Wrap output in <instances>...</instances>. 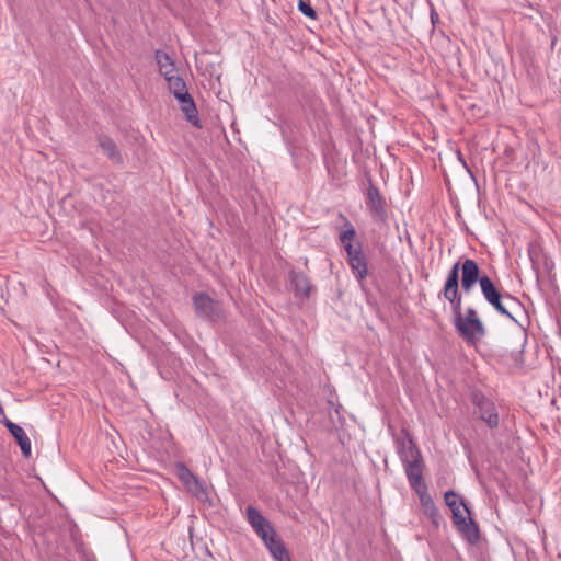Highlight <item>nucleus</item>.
Here are the masks:
<instances>
[{
	"label": "nucleus",
	"mask_w": 561,
	"mask_h": 561,
	"mask_svg": "<svg viewBox=\"0 0 561 561\" xmlns=\"http://www.w3.org/2000/svg\"><path fill=\"white\" fill-rule=\"evenodd\" d=\"M460 262H456L447 274L442 295L451 305L453 323L458 335L469 345L485 335V328L482 321H468L462 319V298L459 293Z\"/></svg>",
	"instance_id": "obj_1"
},
{
	"label": "nucleus",
	"mask_w": 561,
	"mask_h": 561,
	"mask_svg": "<svg viewBox=\"0 0 561 561\" xmlns=\"http://www.w3.org/2000/svg\"><path fill=\"white\" fill-rule=\"evenodd\" d=\"M461 271V289L465 294H470L477 283H479L481 293L485 300L502 316L510 318L517 322L512 316L506 306L503 304V299L513 304L517 300L511 295H503L501 290L495 286L494 282L486 275H481L478 263L472 259H466L462 263L460 262Z\"/></svg>",
	"instance_id": "obj_2"
},
{
	"label": "nucleus",
	"mask_w": 561,
	"mask_h": 561,
	"mask_svg": "<svg viewBox=\"0 0 561 561\" xmlns=\"http://www.w3.org/2000/svg\"><path fill=\"white\" fill-rule=\"evenodd\" d=\"M402 433L409 437L411 459L408 458V454L404 448L399 449L400 459L404 466L405 474L410 486L413 491L416 489H425L426 483L423 478L424 461L419 447L413 442L411 435L407 430H402Z\"/></svg>",
	"instance_id": "obj_3"
},
{
	"label": "nucleus",
	"mask_w": 561,
	"mask_h": 561,
	"mask_svg": "<svg viewBox=\"0 0 561 561\" xmlns=\"http://www.w3.org/2000/svg\"><path fill=\"white\" fill-rule=\"evenodd\" d=\"M175 472L179 480L193 496H195L199 502L211 505L205 483L195 476L184 462L175 463Z\"/></svg>",
	"instance_id": "obj_4"
},
{
	"label": "nucleus",
	"mask_w": 561,
	"mask_h": 561,
	"mask_svg": "<svg viewBox=\"0 0 561 561\" xmlns=\"http://www.w3.org/2000/svg\"><path fill=\"white\" fill-rule=\"evenodd\" d=\"M368 182L369 185L366 191V206L375 222H386L388 218L386 199L370 179Z\"/></svg>",
	"instance_id": "obj_5"
},
{
	"label": "nucleus",
	"mask_w": 561,
	"mask_h": 561,
	"mask_svg": "<svg viewBox=\"0 0 561 561\" xmlns=\"http://www.w3.org/2000/svg\"><path fill=\"white\" fill-rule=\"evenodd\" d=\"M345 252L347 254V263L355 278L358 282H362L368 275V261L365 253L363 252L362 243H347L345 247Z\"/></svg>",
	"instance_id": "obj_6"
},
{
	"label": "nucleus",
	"mask_w": 561,
	"mask_h": 561,
	"mask_svg": "<svg viewBox=\"0 0 561 561\" xmlns=\"http://www.w3.org/2000/svg\"><path fill=\"white\" fill-rule=\"evenodd\" d=\"M471 400L476 407L474 413L486 422L490 427L497 426L499 415L494 403L480 391L472 392Z\"/></svg>",
	"instance_id": "obj_7"
},
{
	"label": "nucleus",
	"mask_w": 561,
	"mask_h": 561,
	"mask_svg": "<svg viewBox=\"0 0 561 561\" xmlns=\"http://www.w3.org/2000/svg\"><path fill=\"white\" fill-rule=\"evenodd\" d=\"M193 304L198 317L215 321L221 317V308L218 301L205 293L195 294Z\"/></svg>",
	"instance_id": "obj_8"
},
{
	"label": "nucleus",
	"mask_w": 561,
	"mask_h": 561,
	"mask_svg": "<svg viewBox=\"0 0 561 561\" xmlns=\"http://www.w3.org/2000/svg\"><path fill=\"white\" fill-rule=\"evenodd\" d=\"M528 256L531 261L533 270L537 277L549 274L553 267V262L541 251L538 245L528 248Z\"/></svg>",
	"instance_id": "obj_9"
},
{
	"label": "nucleus",
	"mask_w": 561,
	"mask_h": 561,
	"mask_svg": "<svg viewBox=\"0 0 561 561\" xmlns=\"http://www.w3.org/2000/svg\"><path fill=\"white\" fill-rule=\"evenodd\" d=\"M289 282L295 297L301 299L310 297L312 285L310 278L305 273L291 270L289 272Z\"/></svg>",
	"instance_id": "obj_10"
},
{
	"label": "nucleus",
	"mask_w": 561,
	"mask_h": 561,
	"mask_svg": "<svg viewBox=\"0 0 561 561\" xmlns=\"http://www.w3.org/2000/svg\"><path fill=\"white\" fill-rule=\"evenodd\" d=\"M415 493L419 495L421 505L424 510L425 515L431 519L432 524L437 528L442 520V516L436 507L433 499L427 492V486L425 489H416Z\"/></svg>",
	"instance_id": "obj_11"
},
{
	"label": "nucleus",
	"mask_w": 561,
	"mask_h": 561,
	"mask_svg": "<svg viewBox=\"0 0 561 561\" xmlns=\"http://www.w3.org/2000/svg\"><path fill=\"white\" fill-rule=\"evenodd\" d=\"M460 535L470 543L476 545L480 539V531L478 524L471 518L468 519L463 516L454 523Z\"/></svg>",
	"instance_id": "obj_12"
},
{
	"label": "nucleus",
	"mask_w": 561,
	"mask_h": 561,
	"mask_svg": "<svg viewBox=\"0 0 561 561\" xmlns=\"http://www.w3.org/2000/svg\"><path fill=\"white\" fill-rule=\"evenodd\" d=\"M445 503L450 508L453 513V522L456 523V520H459L463 517L461 508L470 515V510L465 503L462 497H459V495L454 491L449 490L445 493Z\"/></svg>",
	"instance_id": "obj_13"
},
{
	"label": "nucleus",
	"mask_w": 561,
	"mask_h": 561,
	"mask_svg": "<svg viewBox=\"0 0 561 561\" xmlns=\"http://www.w3.org/2000/svg\"><path fill=\"white\" fill-rule=\"evenodd\" d=\"M98 142L103 152L116 164H123V157L115 141L107 135H99Z\"/></svg>",
	"instance_id": "obj_14"
},
{
	"label": "nucleus",
	"mask_w": 561,
	"mask_h": 561,
	"mask_svg": "<svg viewBox=\"0 0 561 561\" xmlns=\"http://www.w3.org/2000/svg\"><path fill=\"white\" fill-rule=\"evenodd\" d=\"M264 545L276 561H291L288 550L278 535L268 537Z\"/></svg>",
	"instance_id": "obj_15"
},
{
	"label": "nucleus",
	"mask_w": 561,
	"mask_h": 561,
	"mask_svg": "<svg viewBox=\"0 0 561 561\" xmlns=\"http://www.w3.org/2000/svg\"><path fill=\"white\" fill-rule=\"evenodd\" d=\"M154 59L158 64L160 73L167 78L175 72V65L172 58L165 51L158 49L154 53Z\"/></svg>",
	"instance_id": "obj_16"
},
{
	"label": "nucleus",
	"mask_w": 561,
	"mask_h": 561,
	"mask_svg": "<svg viewBox=\"0 0 561 561\" xmlns=\"http://www.w3.org/2000/svg\"><path fill=\"white\" fill-rule=\"evenodd\" d=\"M10 434L14 437L18 445L20 446L22 455L25 458H28L32 453V446H31V440H30L27 434L25 433V431L19 425Z\"/></svg>",
	"instance_id": "obj_17"
},
{
	"label": "nucleus",
	"mask_w": 561,
	"mask_h": 561,
	"mask_svg": "<svg viewBox=\"0 0 561 561\" xmlns=\"http://www.w3.org/2000/svg\"><path fill=\"white\" fill-rule=\"evenodd\" d=\"M180 108L183 112L187 122H190L195 127H202L198 117V111L196 108L193 98H191L186 102H183V104H180Z\"/></svg>",
	"instance_id": "obj_18"
},
{
	"label": "nucleus",
	"mask_w": 561,
	"mask_h": 561,
	"mask_svg": "<svg viewBox=\"0 0 561 561\" xmlns=\"http://www.w3.org/2000/svg\"><path fill=\"white\" fill-rule=\"evenodd\" d=\"M340 217L344 219L345 230L340 233L339 239L345 249L347 243H353L356 237V230L346 217H344L342 214H340Z\"/></svg>",
	"instance_id": "obj_19"
},
{
	"label": "nucleus",
	"mask_w": 561,
	"mask_h": 561,
	"mask_svg": "<svg viewBox=\"0 0 561 561\" xmlns=\"http://www.w3.org/2000/svg\"><path fill=\"white\" fill-rule=\"evenodd\" d=\"M525 347H526V339L524 340L522 350H519L518 352H512L508 355L504 356V359L511 369H520L523 367V364H524L523 353H524Z\"/></svg>",
	"instance_id": "obj_20"
},
{
	"label": "nucleus",
	"mask_w": 561,
	"mask_h": 561,
	"mask_svg": "<svg viewBox=\"0 0 561 561\" xmlns=\"http://www.w3.org/2000/svg\"><path fill=\"white\" fill-rule=\"evenodd\" d=\"M247 519L251 527L255 529L260 527V525H264L266 523V518L262 515V513L254 506L249 505L245 510Z\"/></svg>",
	"instance_id": "obj_21"
},
{
	"label": "nucleus",
	"mask_w": 561,
	"mask_h": 561,
	"mask_svg": "<svg viewBox=\"0 0 561 561\" xmlns=\"http://www.w3.org/2000/svg\"><path fill=\"white\" fill-rule=\"evenodd\" d=\"M165 80L168 81L169 90L172 94H175L178 92H182L187 89L186 83L183 78L172 75L170 77H167Z\"/></svg>",
	"instance_id": "obj_22"
},
{
	"label": "nucleus",
	"mask_w": 561,
	"mask_h": 561,
	"mask_svg": "<svg viewBox=\"0 0 561 561\" xmlns=\"http://www.w3.org/2000/svg\"><path fill=\"white\" fill-rule=\"evenodd\" d=\"M254 530L262 538L264 543L268 541V537H274L277 535L268 520H266L264 525L256 527Z\"/></svg>",
	"instance_id": "obj_23"
},
{
	"label": "nucleus",
	"mask_w": 561,
	"mask_h": 561,
	"mask_svg": "<svg viewBox=\"0 0 561 561\" xmlns=\"http://www.w3.org/2000/svg\"><path fill=\"white\" fill-rule=\"evenodd\" d=\"M298 10L309 19H317V11L309 2L305 0H298Z\"/></svg>",
	"instance_id": "obj_24"
},
{
	"label": "nucleus",
	"mask_w": 561,
	"mask_h": 561,
	"mask_svg": "<svg viewBox=\"0 0 561 561\" xmlns=\"http://www.w3.org/2000/svg\"><path fill=\"white\" fill-rule=\"evenodd\" d=\"M462 319L468 320L470 322L471 321H481V319L478 316L477 310L472 307H469L466 309V312L462 313Z\"/></svg>",
	"instance_id": "obj_25"
},
{
	"label": "nucleus",
	"mask_w": 561,
	"mask_h": 561,
	"mask_svg": "<svg viewBox=\"0 0 561 561\" xmlns=\"http://www.w3.org/2000/svg\"><path fill=\"white\" fill-rule=\"evenodd\" d=\"M173 96L176 99L179 104H183V102H186L192 98V95L190 94L187 89L182 92H178V93L173 94Z\"/></svg>",
	"instance_id": "obj_26"
},
{
	"label": "nucleus",
	"mask_w": 561,
	"mask_h": 561,
	"mask_svg": "<svg viewBox=\"0 0 561 561\" xmlns=\"http://www.w3.org/2000/svg\"><path fill=\"white\" fill-rule=\"evenodd\" d=\"M2 423L4 424V426L8 428V431L11 433L14 428H16L19 425L15 424L14 422L10 421L9 419H4L2 421Z\"/></svg>",
	"instance_id": "obj_27"
},
{
	"label": "nucleus",
	"mask_w": 561,
	"mask_h": 561,
	"mask_svg": "<svg viewBox=\"0 0 561 561\" xmlns=\"http://www.w3.org/2000/svg\"><path fill=\"white\" fill-rule=\"evenodd\" d=\"M2 423L4 424V426L8 428V431L11 433L14 428H16L19 425L15 424L14 422L10 421L9 419H4L2 421Z\"/></svg>",
	"instance_id": "obj_28"
},
{
	"label": "nucleus",
	"mask_w": 561,
	"mask_h": 561,
	"mask_svg": "<svg viewBox=\"0 0 561 561\" xmlns=\"http://www.w3.org/2000/svg\"><path fill=\"white\" fill-rule=\"evenodd\" d=\"M401 448L405 449V451L408 454V458L411 459L410 442L408 440V446H405V443L403 440L399 442L398 450L401 449Z\"/></svg>",
	"instance_id": "obj_29"
},
{
	"label": "nucleus",
	"mask_w": 561,
	"mask_h": 561,
	"mask_svg": "<svg viewBox=\"0 0 561 561\" xmlns=\"http://www.w3.org/2000/svg\"><path fill=\"white\" fill-rule=\"evenodd\" d=\"M431 21L433 24H435L436 21H438V13L435 11L434 8H432L431 10Z\"/></svg>",
	"instance_id": "obj_30"
},
{
	"label": "nucleus",
	"mask_w": 561,
	"mask_h": 561,
	"mask_svg": "<svg viewBox=\"0 0 561 561\" xmlns=\"http://www.w3.org/2000/svg\"><path fill=\"white\" fill-rule=\"evenodd\" d=\"M172 542V537L169 538V540L165 542V545L170 546Z\"/></svg>",
	"instance_id": "obj_31"
},
{
	"label": "nucleus",
	"mask_w": 561,
	"mask_h": 561,
	"mask_svg": "<svg viewBox=\"0 0 561 561\" xmlns=\"http://www.w3.org/2000/svg\"><path fill=\"white\" fill-rule=\"evenodd\" d=\"M519 325H520L522 330L526 333V327H524L522 324H519Z\"/></svg>",
	"instance_id": "obj_32"
},
{
	"label": "nucleus",
	"mask_w": 561,
	"mask_h": 561,
	"mask_svg": "<svg viewBox=\"0 0 561 561\" xmlns=\"http://www.w3.org/2000/svg\"><path fill=\"white\" fill-rule=\"evenodd\" d=\"M178 540H182L183 543H185V539L184 538H178Z\"/></svg>",
	"instance_id": "obj_33"
}]
</instances>
